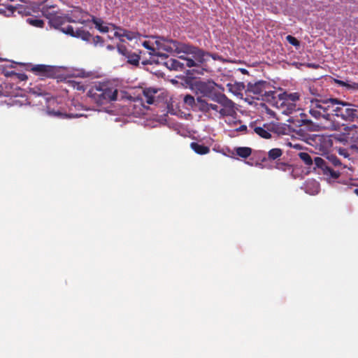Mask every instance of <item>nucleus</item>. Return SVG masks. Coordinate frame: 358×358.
Here are the masks:
<instances>
[{"label": "nucleus", "instance_id": "nucleus-1", "mask_svg": "<svg viewBox=\"0 0 358 358\" xmlns=\"http://www.w3.org/2000/svg\"><path fill=\"white\" fill-rule=\"evenodd\" d=\"M336 98L327 99H312L309 113L315 119L320 121L321 126L327 129L336 131L340 124L334 119V105Z\"/></svg>", "mask_w": 358, "mask_h": 358}, {"label": "nucleus", "instance_id": "nucleus-2", "mask_svg": "<svg viewBox=\"0 0 358 358\" xmlns=\"http://www.w3.org/2000/svg\"><path fill=\"white\" fill-rule=\"evenodd\" d=\"M156 44L158 49L164 50L170 53H185L187 55H192L196 66L202 64L207 61V55H210V52H205L203 50L190 45L187 43H180L176 40H173L166 37L157 38Z\"/></svg>", "mask_w": 358, "mask_h": 358}, {"label": "nucleus", "instance_id": "nucleus-3", "mask_svg": "<svg viewBox=\"0 0 358 358\" xmlns=\"http://www.w3.org/2000/svg\"><path fill=\"white\" fill-rule=\"evenodd\" d=\"M217 85L211 80L197 81L194 84L195 90L197 94H201V97H207L218 104L224 105L225 108H229L228 97L216 90Z\"/></svg>", "mask_w": 358, "mask_h": 358}, {"label": "nucleus", "instance_id": "nucleus-4", "mask_svg": "<svg viewBox=\"0 0 358 358\" xmlns=\"http://www.w3.org/2000/svg\"><path fill=\"white\" fill-rule=\"evenodd\" d=\"M95 103L103 105L117 99V90L110 84L102 83L93 85L87 93Z\"/></svg>", "mask_w": 358, "mask_h": 358}, {"label": "nucleus", "instance_id": "nucleus-5", "mask_svg": "<svg viewBox=\"0 0 358 358\" xmlns=\"http://www.w3.org/2000/svg\"><path fill=\"white\" fill-rule=\"evenodd\" d=\"M246 92L253 99L264 101H271L275 99L276 92L271 90L269 83L264 80H259L254 83H248Z\"/></svg>", "mask_w": 358, "mask_h": 358}, {"label": "nucleus", "instance_id": "nucleus-6", "mask_svg": "<svg viewBox=\"0 0 358 358\" xmlns=\"http://www.w3.org/2000/svg\"><path fill=\"white\" fill-rule=\"evenodd\" d=\"M228 101L229 102L227 103L229 108H225L223 104L209 103L202 97L198 96L196 107L198 110L203 113H208L210 110H213L215 113H219L221 117L234 116L236 114L235 104L229 98Z\"/></svg>", "mask_w": 358, "mask_h": 358}, {"label": "nucleus", "instance_id": "nucleus-7", "mask_svg": "<svg viewBox=\"0 0 358 358\" xmlns=\"http://www.w3.org/2000/svg\"><path fill=\"white\" fill-rule=\"evenodd\" d=\"M340 117L346 122H352L358 120V105L336 99L334 105V117Z\"/></svg>", "mask_w": 358, "mask_h": 358}, {"label": "nucleus", "instance_id": "nucleus-8", "mask_svg": "<svg viewBox=\"0 0 358 358\" xmlns=\"http://www.w3.org/2000/svg\"><path fill=\"white\" fill-rule=\"evenodd\" d=\"M299 158L307 166L315 165L314 169H320L324 175L329 176L331 178L337 179L340 176V173L333 170L328 165L327 162L320 157H315L314 159L308 152H301L299 153Z\"/></svg>", "mask_w": 358, "mask_h": 358}, {"label": "nucleus", "instance_id": "nucleus-9", "mask_svg": "<svg viewBox=\"0 0 358 358\" xmlns=\"http://www.w3.org/2000/svg\"><path fill=\"white\" fill-rule=\"evenodd\" d=\"M164 64L170 70L183 71L186 67L196 66V62L189 57H178V59L166 57Z\"/></svg>", "mask_w": 358, "mask_h": 358}, {"label": "nucleus", "instance_id": "nucleus-10", "mask_svg": "<svg viewBox=\"0 0 358 358\" xmlns=\"http://www.w3.org/2000/svg\"><path fill=\"white\" fill-rule=\"evenodd\" d=\"M91 15L88 12L82 10L80 8L76 7L66 13L68 22L80 23L85 24L91 22Z\"/></svg>", "mask_w": 358, "mask_h": 358}, {"label": "nucleus", "instance_id": "nucleus-11", "mask_svg": "<svg viewBox=\"0 0 358 358\" xmlns=\"http://www.w3.org/2000/svg\"><path fill=\"white\" fill-rule=\"evenodd\" d=\"M44 15L49 19V24L61 30L64 33L66 26H64L67 21L66 14L64 15H59L55 11L49 12L48 10L43 11Z\"/></svg>", "mask_w": 358, "mask_h": 358}, {"label": "nucleus", "instance_id": "nucleus-12", "mask_svg": "<svg viewBox=\"0 0 358 358\" xmlns=\"http://www.w3.org/2000/svg\"><path fill=\"white\" fill-rule=\"evenodd\" d=\"M117 52L127 59V62L134 66H138L141 59V51L132 52L129 50L124 45H118L117 47Z\"/></svg>", "mask_w": 358, "mask_h": 358}, {"label": "nucleus", "instance_id": "nucleus-13", "mask_svg": "<svg viewBox=\"0 0 358 358\" xmlns=\"http://www.w3.org/2000/svg\"><path fill=\"white\" fill-rule=\"evenodd\" d=\"M31 70L36 75L45 78H55L57 73L55 67L45 64L34 65Z\"/></svg>", "mask_w": 358, "mask_h": 358}, {"label": "nucleus", "instance_id": "nucleus-14", "mask_svg": "<svg viewBox=\"0 0 358 358\" xmlns=\"http://www.w3.org/2000/svg\"><path fill=\"white\" fill-rule=\"evenodd\" d=\"M64 34L73 37L80 38L85 41H91L92 35L88 31L85 30L83 28H78L74 30L71 25H66Z\"/></svg>", "mask_w": 358, "mask_h": 358}, {"label": "nucleus", "instance_id": "nucleus-15", "mask_svg": "<svg viewBox=\"0 0 358 358\" xmlns=\"http://www.w3.org/2000/svg\"><path fill=\"white\" fill-rule=\"evenodd\" d=\"M283 150L280 148H272L268 152V156L262 159V162H276L280 159Z\"/></svg>", "mask_w": 358, "mask_h": 358}, {"label": "nucleus", "instance_id": "nucleus-16", "mask_svg": "<svg viewBox=\"0 0 358 358\" xmlns=\"http://www.w3.org/2000/svg\"><path fill=\"white\" fill-rule=\"evenodd\" d=\"M190 147L198 155H206L210 152L209 147L196 142L191 143Z\"/></svg>", "mask_w": 358, "mask_h": 358}, {"label": "nucleus", "instance_id": "nucleus-17", "mask_svg": "<svg viewBox=\"0 0 358 358\" xmlns=\"http://www.w3.org/2000/svg\"><path fill=\"white\" fill-rule=\"evenodd\" d=\"M158 92L156 89L148 88L143 91V95L145 99L146 103L152 104L155 103V95Z\"/></svg>", "mask_w": 358, "mask_h": 358}, {"label": "nucleus", "instance_id": "nucleus-18", "mask_svg": "<svg viewBox=\"0 0 358 358\" xmlns=\"http://www.w3.org/2000/svg\"><path fill=\"white\" fill-rule=\"evenodd\" d=\"M91 22H92L97 29H99L102 33H107L109 31V28L106 25H103V22L100 18H96L93 16L91 18Z\"/></svg>", "mask_w": 358, "mask_h": 358}, {"label": "nucleus", "instance_id": "nucleus-19", "mask_svg": "<svg viewBox=\"0 0 358 358\" xmlns=\"http://www.w3.org/2000/svg\"><path fill=\"white\" fill-rule=\"evenodd\" d=\"M236 154L240 157L246 159L252 153V149L248 147H238L235 149Z\"/></svg>", "mask_w": 358, "mask_h": 358}, {"label": "nucleus", "instance_id": "nucleus-20", "mask_svg": "<svg viewBox=\"0 0 358 358\" xmlns=\"http://www.w3.org/2000/svg\"><path fill=\"white\" fill-rule=\"evenodd\" d=\"M48 113L51 114V115H53L55 116L61 117H67V118H75V117H80L84 116V115L82 114V113H76V114L69 113V114H66V113H60L59 111H57L56 112L55 110H48Z\"/></svg>", "mask_w": 358, "mask_h": 358}, {"label": "nucleus", "instance_id": "nucleus-21", "mask_svg": "<svg viewBox=\"0 0 358 358\" xmlns=\"http://www.w3.org/2000/svg\"><path fill=\"white\" fill-rule=\"evenodd\" d=\"M159 36H154L153 38L157 39V38ZM155 44L157 45L156 41H155ZM142 45L145 48L150 50V55H159V54L157 52L156 49L158 50H162V49H158L157 45H156V48L153 45H151L150 41H145ZM160 56H164V55H160Z\"/></svg>", "mask_w": 358, "mask_h": 358}, {"label": "nucleus", "instance_id": "nucleus-22", "mask_svg": "<svg viewBox=\"0 0 358 358\" xmlns=\"http://www.w3.org/2000/svg\"><path fill=\"white\" fill-rule=\"evenodd\" d=\"M254 131L257 134H258L259 136H261L262 138H264L266 139H268L271 137V134L269 132V131L267 129H265V128H264V127H255L254 128Z\"/></svg>", "mask_w": 358, "mask_h": 358}, {"label": "nucleus", "instance_id": "nucleus-23", "mask_svg": "<svg viewBox=\"0 0 358 358\" xmlns=\"http://www.w3.org/2000/svg\"><path fill=\"white\" fill-rule=\"evenodd\" d=\"M336 83L341 87L347 88L348 90H358V83L345 82L341 80H336Z\"/></svg>", "mask_w": 358, "mask_h": 358}, {"label": "nucleus", "instance_id": "nucleus-24", "mask_svg": "<svg viewBox=\"0 0 358 358\" xmlns=\"http://www.w3.org/2000/svg\"><path fill=\"white\" fill-rule=\"evenodd\" d=\"M273 167L282 171L292 170V166L290 164L284 162H280V160L275 162V165Z\"/></svg>", "mask_w": 358, "mask_h": 358}, {"label": "nucleus", "instance_id": "nucleus-25", "mask_svg": "<svg viewBox=\"0 0 358 358\" xmlns=\"http://www.w3.org/2000/svg\"><path fill=\"white\" fill-rule=\"evenodd\" d=\"M113 27L115 30V31L114 32V36L117 38H119L120 41L124 42V40L123 39V38L124 37V33L123 32L126 31V29L120 27H117L115 24H113Z\"/></svg>", "mask_w": 358, "mask_h": 358}, {"label": "nucleus", "instance_id": "nucleus-26", "mask_svg": "<svg viewBox=\"0 0 358 358\" xmlns=\"http://www.w3.org/2000/svg\"><path fill=\"white\" fill-rule=\"evenodd\" d=\"M124 37L127 38L129 41H132L134 39H136L141 36V34L137 31H133L126 29V31L124 32Z\"/></svg>", "mask_w": 358, "mask_h": 358}, {"label": "nucleus", "instance_id": "nucleus-27", "mask_svg": "<svg viewBox=\"0 0 358 358\" xmlns=\"http://www.w3.org/2000/svg\"><path fill=\"white\" fill-rule=\"evenodd\" d=\"M27 22L36 27L42 28L44 25V22L42 20L40 19H36V18H28L27 20Z\"/></svg>", "mask_w": 358, "mask_h": 358}, {"label": "nucleus", "instance_id": "nucleus-28", "mask_svg": "<svg viewBox=\"0 0 358 358\" xmlns=\"http://www.w3.org/2000/svg\"><path fill=\"white\" fill-rule=\"evenodd\" d=\"M300 116H301V119L297 120L298 122L299 123L300 126H302V125H307V126L312 125L313 122L310 120L307 119L306 117V115L305 113H301L300 114Z\"/></svg>", "mask_w": 358, "mask_h": 358}, {"label": "nucleus", "instance_id": "nucleus-29", "mask_svg": "<svg viewBox=\"0 0 358 358\" xmlns=\"http://www.w3.org/2000/svg\"><path fill=\"white\" fill-rule=\"evenodd\" d=\"M184 103L189 106H193L194 105H196V100L195 101L194 96L190 94H187L185 96L183 99Z\"/></svg>", "mask_w": 358, "mask_h": 358}, {"label": "nucleus", "instance_id": "nucleus-30", "mask_svg": "<svg viewBox=\"0 0 358 358\" xmlns=\"http://www.w3.org/2000/svg\"><path fill=\"white\" fill-rule=\"evenodd\" d=\"M286 100L295 102L299 99L300 95L297 92L290 93L286 95Z\"/></svg>", "mask_w": 358, "mask_h": 358}, {"label": "nucleus", "instance_id": "nucleus-31", "mask_svg": "<svg viewBox=\"0 0 358 358\" xmlns=\"http://www.w3.org/2000/svg\"><path fill=\"white\" fill-rule=\"evenodd\" d=\"M286 40L290 43L291 45L297 47L300 45V42L298 39H296L295 37L288 35L286 36Z\"/></svg>", "mask_w": 358, "mask_h": 358}, {"label": "nucleus", "instance_id": "nucleus-32", "mask_svg": "<svg viewBox=\"0 0 358 358\" xmlns=\"http://www.w3.org/2000/svg\"><path fill=\"white\" fill-rule=\"evenodd\" d=\"M91 41H92V43L95 45H96L98 44L103 45V39L102 38V37H101L99 36H93L92 35Z\"/></svg>", "mask_w": 358, "mask_h": 358}, {"label": "nucleus", "instance_id": "nucleus-33", "mask_svg": "<svg viewBox=\"0 0 358 358\" xmlns=\"http://www.w3.org/2000/svg\"><path fill=\"white\" fill-rule=\"evenodd\" d=\"M329 159L331 162V164L333 165H334L335 166L341 165V162L340 159L336 156L331 155L329 157Z\"/></svg>", "mask_w": 358, "mask_h": 358}, {"label": "nucleus", "instance_id": "nucleus-34", "mask_svg": "<svg viewBox=\"0 0 358 358\" xmlns=\"http://www.w3.org/2000/svg\"><path fill=\"white\" fill-rule=\"evenodd\" d=\"M209 57H212L214 60H217L220 59V57L217 54H211L210 53V55H207V59Z\"/></svg>", "mask_w": 358, "mask_h": 358}, {"label": "nucleus", "instance_id": "nucleus-35", "mask_svg": "<svg viewBox=\"0 0 358 358\" xmlns=\"http://www.w3.org/2000/svg\"><path fill=\"white\" fill-rule=\"evenodd\" d=\"M247 130V126L246 125H241L238 129H236V131H243Z\"/></svg>", "mask_w": 358, "mask_h": 358}, {"label": "nucleus", "instance_id": "nucleus-36", "mask_svg": "<svg viewBox=\"0 0 358 358\" xmlns=\"http://www.w3.org/2000/svg\"><path fill=\"white\" fill-rule=\"evenodd\" d=\"M241 71L243 73V74H245L248 73V71L245 69H240Z\"/></svg>", "mask_w": 358, "mask_h": 358}, {"label": "nucleus", "instance_id": "nucleus-37", "mask_svg": "<svg viewBox=\"0 0 358 358\" xmlns=\"http://www.w3.org/2000/svg\"><path fill=\"white\" fill-rule=\"evenodd\" d=\"M20 78L21 80H24L25 78H27V76L24 74H21Z\"/></svg>", "mask_w": 358, "mask_h": 358}, {"label": "nucleus", "instance_id": "nucleus-38", "mask_svg": "<svg viewBox=\"0 0 358 358\" xmlns=\"http://www.w3.org/2000/svg\"><path fill=\"white\" fill-rule=\"evenodd\" d=\"M310 93L312 94L317 95V93L313 90H312L311 88H310Z\"/></svg>", "mask_w": 358, "mask_h": 358}, {"label": "nucleus", "instance_id": "nucleus-39", "mask_svg": "<svg viewBox=\"0 0 358 358\" xmlns=\"http://www.w3.org/2000/svg\"><path fill=\"white\" fill-rule=\"evenodd\" d=\"M107 48H108V50H113V49H114V47H113V45H108L107 46Z\"/></svg>", "mask_w": 358, "mask_h": 358}, {"label": "nucleus", "instance_id": "nucleus-40", "mask_svg": "<svg viewBox=\"0 0 358 358\" xmlns=\"http://www.w3.org/2000/svg\"><path fill=\"white\" fill-rule=\"evenodd\" d=\"M308 66H310V67H313V68L317 67V66H316V65H315V64H308Z\"/></svg>", "mask_w": 358, "mask_h": 358}, {"label": "nucleus", "instance_id": "nucleus-41", "mask_svg": "<svg viewBox=\"0 0 358 358\" xmlns=\"http://www.w3.org/2000/svg\"><path fill=\"white\" fill-rule=\"evenodd\" d=\"M344 151H345L344 150H341L340 151V154L343 155L345 156V152H343Z\"/></svg>", "mask_w": 358, "mask_h": 358}, {"label": "nucleus", "instance_id": "nucleus-42", "mask_svg": "<svg viewBox=\"0 0 358 358\" xmlns=\"http://www.w3.org/2000/svg\"><path fill=\"white\" fill-rule=\"evenodd\" d=\"M355 193L358 196V189H355Z\"/></svg>", "mask_w": 358, "mask_h": 358}, {"label": "nucleus", "instance_id": "nucleus-43", "mask_svg": "<svg viewBox=\"0 0 358 358\" xmlns=\"http://www.w3.org/2000/svg\"><path fill=\"white\" fill-rule=\"evenodd\" d=\"M22 2H27V0H20Z\"/></svg>", "mask_w": 358, "mask_h": 358}, {"label": "nucleus", "instance_id": "nucleus-44", "mask_svg": "<svg viewBox=\"0 0 358 358\" xmlns=\"http://www.w3.org/2000/svg\"><path fill=\"white\" fill-rule=\"evenodd\" d=\"M179 57H185L184 55L180 56Z\"/></svg>", "mask_w": 358, "mask_h": 358}]
</instances>
